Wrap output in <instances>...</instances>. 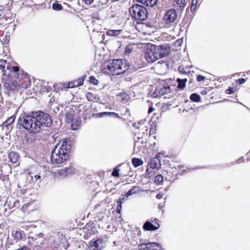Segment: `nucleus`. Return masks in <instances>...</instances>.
Returning <instances> with one entry per match:
<instances>
[{"instance_id": "f257e3e1", "label": "nucleus", "mask_w": 250, "mask_h": 250, "mask_svg": "<svg viewBox=\"0 0 250 250\" xmlns=\"http://www.w3.org/2000/svg\"><path fill=\"white\" fill-rule=\"evenodd\" d=\"M19 122L26 130L31 133L39 132L43 126H47L52 124L50 116L42 111L33 112L31 114H21Z\"/></svg>"}, {"instance_id": "f03ea898", "label": "nucleus", "mask_w": 250, "mask_h": 250, "mask_svg": "<svg viewBox=\"0 0 250 250\" xmlns=\"http://www.w3.org/2000/svg\"><path fill=\"white\" fill-rule=\"evenodd\" d=\"M130 66L125 60H110L104 62L103 69L105 72L119 75L125 73Z\"/></svg>"}, {"instance_id": "7ed1b4c3", "label": "nucleus", "mask_w": 250, "mask_h": 250, "mask_svg": "<svg viewBox=\"0 0 250 250\" xmlns=\"http://www.w3.org/2000/svg\"><path fill=\"white\" fill-rule=\"evenodd\" d=\"M70 149V145L66 140H62L57 144L51 155L52 163L61 164L68 158V153Z\"/></svg>"}, {"instance_id": "20e7f679", "label": "nucleus", "mask_w": 250, "mask_h": 250, "mask_svg": "<svg viewBox=\"0 0 250 250\" xmlns=\"http://www.w3.org/2000/svg\"><path fill=\"white\" fill-rule=\"evenodd\" d=\"M129 13L132 18L136 20L144 21L147 17V12L143 6L136 4L129 9Z\"/></svg>"}, {"instance_id": "39448f33", "label": "nucleus", "mask_w": 250, "mask_h": 250, "mask_svg": "<svg viewBox=\"0 0 250 250\" xmlns=\"http://www.w3.org/2000/svg\"><path fill=\"white\" fill-rule=\"evenodd\" d=\"M177 18V14L175 9L167 10L163 18L164 22L168 26L173 25Z\"/></svg>"}, {"instance_id": "423d86ee", "label": "nucleus", "mask_w": 250, "mask_h": 250, "mask_svg": "<svg viewBox=\"0 0 250 250\" xmlns=\"http://www.w3.org/2000/svg\"><path fill=\"white\" fill-rule=\"evenodd\" d=\"M144 57L149 63L158 60L154 46L151 45L150 48H147L146 50L144 53Z\"/></svg>"}, {"instance_id": "0eeeda50", "label": "nucleus", "mask_w": 250, "mask_h": 250, "mask_svg": "<svg viewBox=\"0 0 250 250\" xmlns=\"http://www.w3.org/2000/svg\"><path fill=\"white\" fill-rule=\"evenodd\" d=\"M154 46L158 59L167 56L170 51V48L166 45Z\"/></svg>"}, {"instance_id": "6e6552de", "label": "nucleus", "mask_w": 250, "mask_h": 250, "mask_svg": "<svg viewBox=\"0 0 250 250\" xmlns=\"http://www.w3.org/2000/svg\"><path fill=\"white\" fill-rule=\"evenodd\" d=\"M66 119L68 123L71 124V128L72 130H77L81 124V121L77 118H74V116L71 113L66 114Z\"/></svg>"}, {"instance_id": "1a4fd4ad", "label": "nucleus", "mask_w": 250, "mask_h": 250, "mask_svg": "<svg viewBox=\"0 0 250 250\" xmlns=\"http://www.w3.org/2000/svg\"><path fill=\"white\" fill-rule=\"evenodd\" d=\"M170 91L168 86L167 87L157 86L153 93V97L155 98L161 97L169 93Z\"/></svg>"}, {"instance_id": "9d476101", "label": "nucleus", "mask_w": 250, "mask_h": 250, "mask_svg": "<svg viewBox=\"0 0 250 250\" xmlns=\"http://www.w3.org/2000/svg\"><path fill=\"white\" fill-rule=\"evenodd\" d=\"M104 247L103 240L102 239H98L96 240L90 242V250H101Z\"/></svg>"}, {"instance_id": "9b49d317", "label": "nucleus", "mask_w": 250, "mask_h": 250, "mask_svg": "<svg viewBox=\"0 0 250 250\" xmlns=\"http://www.w3.org/2000/svg\"><path fill=\"white\" fill-rule=\"evenodd\" d=\"M146 121L145 120H141L137 123L133 124L132 126L134 128L140 130L142 133H145L148 129V127L146 125Z\"/></svg>"}, {"instance_id": "f8f14e48", "label": "nucleus", "mask_w": 250, "mask_h": 250, "mask_svg": "<svg viewBox=\"0 0 250 250\" xmlns=\"http://www.w3.org/2000/svg\"><path fill=\"white\" fill-rule=\"evenodd\" d=\"M157 155H158V154H157L156 156ZM148 166L153 170L158 169L161 166L160 159L157 156L154 158L151 159L148 163Z\"/></svg>"}, {"instance_id": "ddd939ff", "label": "nucleus", "mask_w": 250, "mask_h": 250, "mask_svg": "<svg viewBox=\"0 0 250 250\" xmlns=\"http://www.w3.org/2000/svg\"><path fill=\"white\" fill-rule=\"evenodd\" d=\"M9 69V65L6 61L4 60H0V70H1L3 75H9V74L7 73V69Z\"/></svg>"}, {"instance_id": "4468645a", "label": "nucleus", "mask_w": 250, "mask_h": 250, "mask_svg": "<svg viewBox=\"0 0 250 250\" xmlns=\"http://www.w3.org/2000/svg\"><path fill=\"white\" fill-rule=\"evenodd\" d=\"M159 224H157V226L153 225L151 222L146 221L143 226V228L146 230H155L159 228Z\"/></svg>"}, {"instance_id": "2eb2a0df", "label": "nucleus", "mask_w": 250, "mask_h": 250, "mask_svg": "<svg viewBox=\"0 0 250 250\" xmlns=\"http://www.w3.org/2000/svg\"><path fill=\"white\" fill-rule=\"evenodd\" d=\"M186 0H174V6L180 10H182L186 6Z\"/></svg>"}, {"instance_id": "dca6fc26", "label": "nucleus", "mask_w": 250, "mask_h": 250, "mask_svg": "<svg viewBox=\"0 0 250 250\" xmlns=\"http://www.w3.org/2000/svg\"><path fill=\"white\" fill-rule=\"evenodd\" d=\"M83 80L82 78H79L78 80L70 82L68 83V88H73L81 85L83 84Z\"/></svg>"}, {"instance_id": "f3484780", "label": "nucleus", "mask_w": 250, "mask_h": 250, "mask_svg": "<svg viewBox=\"0 0 250 250\" xmlns=\"http://www.w3.org/2000/svg\"><path fill=\"white\" fill-rule=\"evenodd\" d=\"M8 157L11 163L15 164L19 159V155L18 153L12 151L9 154Z\"/></svg>"}, {"instance_id": "a211bd4d", "label": "nucleus", "mask_w": 250, "mask_h": 250, "mask_svg": "<svg viewBox=\"0 0 250 250\" xmlns=\"http://www.w3.org/2000/svg\"><path fill=\"white\" fill-rule=\"evenodd\" d=\"M140 188L138 187H133L125 194L126 197H128L133 194L138 193L140 192Z\"/></svg>"}, {"instance_id": "6ab92c4d", "label": "nucleus", "mask_w": 250, "mask_h": 250, "mask_svg": "<svg viewBox=\"0 0 250 250\" xmlns=\"http://www.w3.org/2000/svg\"><path fill=\"white\" fill-rule=\"evenodd\" d=\"M147 250H159L160 245L157 243H147Z\"/></svg>"}, {"instance_id": "aec40b11", "label": "nucleus", "mask_w": 250, "mask_h": 250, "mask_svg": "<svg viewBox=\"0 0 250 250\" xmlns=\"http://www.w3.org/2000/svg\"><path fill=\"white\" fill-rule=\"evenodd\" d=\"M105 115L109 116H113L115 118H117V117H119L118 114H117L115 112H104L99 113L97 114V117H99V118H102Z\"/></svg>"}, {"instance_id": "412c9836", "label": "nucleus", "mask_w": 250, "mask_h": 250, "mask_svg": "<svg viewBox=\"0 0 250 250\" xmlns=\"http://www.w3.org/2000/svg\"><path fill=\"white\" fill-rule=\"evenodd\" d=\"M12 236L17 241H20L22 238V233L21 231L15 230L12 231Z\"/></svg>"}, {"instance_id": "4be33fe9", "label": "nucleus", "mask_w": 250, "mask_h": 250, "mask_svg": "<svg viewBox=\"0 0 250 250\" xmlns=\"http://www.w3.org/2000/svg\"><path fill=\"white\" fill-rule=\"evenodd\" d=\"M122 32V30H110L106 32V34L109 36H117L120 35Z\"/></svg>"}, {"instance_id": "5701e85b", "label": "nucleus", "mask_w": 250, "mask_h": 250, "mask_svg": "<svg viewBox=\"0 0 250 250\" xmlns=\"http://www.w3.org/2000/svg\"><path fill=\"white\" fill-rule=\"evenodd\" d=\"M177 81L178 83L177 87L181 89H183L185 87L186 83L187 82V80L186 79H177Z\"/></svg>"}, {"instance_id": "b1692460", "label": "nucleus", "mask_w": 250, "mask_h": 250, "mask_svg": "<svg viewBox=\"0 0 250 250\" xmlns=\"http://www.w3.org/2000/svg\"><path fill=\"white\" fill-rule=\"evenodd\" d=\"M132 163L135 167H138L143 164V161L141 159L136 158L132 159Z\"/></svg>"}, {"instance_id": "393cba45", "label": "nucleus", "mask_w": 250, "mask_h": 250, "mask_svg": "<svg viewBox=\"0 0 250 250\" xmlns=\"http://www.w3.org/2000/svg\"><path fill=\"white\" fill-rule=\"evenodd\" d=\"M72 171V168L70 167H66L64 169H62L60 171V174L61 175H64L67 176L68 174L71 173Z\"/></svg>"}, {"instance_id": "a878e982", "label": "nucleus", "mask_w": 250, "mask_h": 250, "mask_svg": "<svg viewBox=\"0 0 250 250\" xmlns=\"http://www.w3.org/2000/svg\"><path fill=\"white\" fill-rule=\"evenodd\" d=\"M15 120V116H12L10 117H9L8 119H7L6 121H5L3 124L5 126H7L11 124H12Z\"/></svg>"}, {"instance_id": "bb28decb", "label": "nucleus", "mask_w": 250, "mask_h": 250, "mask_svg": "<svg viewBox=\"0 0 250 250\" xmlns=\"http://www.w3.org/2000/svg\"><path fill=\"white\" fill-rule=\"evenodd\" d=\"M158 1V0H146L145 4L146 6L152 7L155 5Z\"/></svg>"}, {"instance_id": "cd10ccee", "label": "nucleus", "mask_w": 250, "mask_h": 250, "mask_svg": "<svg viewBox=\"0 0 250 250\" xmlns=\"http://www.w3.org/2000/svg\"><path fill=\"white\" fill-rule=\"evenodd\" d=\"M190 99L193 102H198L200 100V97L196 93H193L190 95Z\"/></svg>"}, {"instance_id": "c85d7f7f", "label": "nucleus", "mask_w": 250, "mask_h": 250, "mask_svg": "<svg viewBox=\"0 0 250 250\" xmlns=\"http://www.w3.org/2000/svg\"><path fill=\"white\" fill-rule=\"evenodd\" d=\"M53 9L56 11H59L62 9V6L61 4H59L58 2H55L52 4Z\"/></svg>"}, {"instance_id": "c756f323", "label": "nucleus", "mask_w": 250, "mask_h": 250, "mask_svg": "<svg viewBox=\"0 0 250 250\" xmlns=\"http://www.w3.org/2000/svg\"><path fill=\"white\" fill-rule=\"evenodd\" d=\"M86 97L89 101H94L96 100V98L94 97L93 94L90 92H88L86 95Z\"/></svg>"}, {"instance_id": "7c9ffc66", "label": "nucleus", "mask_w": 250, "mask_h": 250, "mask_svg": "<svg viewBox=\"0 0 250 250\" xmlns=\"http://www.w3.org/2000/svg\"><path fill=\"white\" fill-rule=\"evenodd\" d=\"M163 181V176L162 175H157L155 178V182L160 184Z\"/></svg>"}, {"instance_id": "2f4dec72", "label": "nucleus", "mask_w": 250, "mask_h": 250, "mask_svg": "<svg viewBox=\"0 0 250 250\" xmlns=\"http://www.w3.org/2000/svg\"><path fill=\"white\" fill-rule=\"evenodd\" d=\"M197 0H192L191 6H190V10L191 12H193L197 6Z\"/></svg>"}, {"instance_id": "473e14b6", "label": "nucleus", "mask_w": 250, "mask_h": 250, "mask_svg": "<svg viewBox=\"0 0 250 250\" xmlns=\"http://www.w3.org/2000/svg\"><path fill=\"white\" fill-rule=\"evenodd\" d=\"M133 50V48L131 45L126 46L125 48V53L126 55H129Z\"/></svg>"}, {"instance_id": "72a5a7b5", "label": "nucleus", "mask_w": 250, "mask_h": 250, "mask_svg": "<svg viewBox=\"0 0 250 250\" xmlns=\"http://www.w3.org/2000/svg\"><path fill=\"white\" fill-rule=\"evenodd\" d=\"M121 97V99L124 103L127 102L128 96L126 94H122L119 96Z\"/></svg>"}, {"instance_id": "f704fd0d", "label": "nucleus", "mask_w": 250, "mask_h": 250, "mask_svg": "<svg viewBox=\"0 0 250 250\" xmlns=\"http://www.w3.org/2000/svg\"><path fill=\"white\" fill-rule=\"evenodd\" d=\"M139 250H147V243H142L138 246Z\"/></svg>"}, {"instance_id": "c9c22d12", "label": "nucleus", "mask_w": 250, "mask_h": 250, "mask_svg": "<svg viewBox=\"0 0 250 250\" xmlns=\"http://www.w3.org/2000/svg\"><path fill=\"white\" fill-rule=\"evenodd\" d=\"M89 81L90 83L93 84L94 85H97L99 82L93 76H90L89 77Z\"/></svg>"}, {"instance_id": "e433bc0d", "label": "nucleus", "mask_w": 250, "mask_h": 250, "mask_svg": "<svg viewBox=\"0 0 250 250\" xmlns=\"http://www.w3.org/2000/svg\"><path fill=\"white\" fill-rule=\"evenodd\" d=\"M112 175L113 176L119 177L120 175L119 169L117 168H114L113 171H112Z\"/></svg>"}, {"instance_id": "4c0bfd02", "label": "nucleus", "mask_w": 250, "mask_h": 250, "mask_svg": "<svg viewBox=\"0 0 250 250\" xmlns=\"http://www.w3.org/2000/svg\"><path fill=\"white\" fill-rule=\"evenodd\" d=\"M118 206L117 207V210L118 211L119 213L121 211V210L122 209V199H120L119 201L118 202Z\"/></svg>"}, {"instance_id": "58836bf2", "label": "nucleus", "mask_w": 250, "mask_h": 250, "mask_svg": "<svg viewBox=\"0 0 250 250\" xmlns=\"http://www.w3.org/2000/svg\"><path fill=\"white\" fill-rule=\"evenodd\" d=\"M234 90L232 87H230L226 90V93L228 94H230L234 93Z\"/></svg>"}, {"instance_id": "ea45409f", "label": "nucleus", "mask_w": 250, "mask_h": 250, "mask_svg": "<svg viewBox=\"0 0 250 250\" xmlns=\"http://www.w3.org/2000/svg\"><path fill=\"white\" fill-rule=\"evenodd\" d=\"M29 206H30V203L25 204L23 206L22 208L24 209V211H25V209L27 211H29V210H28V209L27 208L29 207Z\"/></svg>"}, {"instance_id": "a19ab883", "label": "nucleus", "mask_w": 250, "mask_h": 250, "mask_svg": "<svg viewBox=\"0 0 250 250\" xmlns=\"http://www.w3.org/2000/svg\"><path fill=\"white\" fill-rule=\"evenodd\" d=\"M205 80V77L202 75H198L197 78V80L198 82H201V81H204Z\"/></svg>"}, {"instance_id": "79ce46f5", "label": "nucleus", "mask_w": 250, "mask_h": 250, "mask_svg": "<svg viewBox=\"0 0 250 250\" xmlns=\"http://www.w3.org/2000/svg\"><path fill=\"white\" fill-rule=\"evenodd\" d=\"M246 82V80L244 78H241V79H239L238 81H237V82L239 84H243L244 83H245Z\"/></svg>"}, {"instance_id": "37998d69", "label": "nucleus", "mask_w": 250, "mask_h": 250, "mask_svg": "<svg viewBox=\"0 0 250 250\" xmlns=\"http://www.w3.org/2000/svg\"><path fill=\"white\" fill-rule=\"evenodd\" d=\"M11 69L14 72H18L19 70V68L17 66H13L11 68Z\"/></svg>"}, {"instance_id": "c03bdc74", "label": "nucleus", "mask_w": 250, "mask_h": 250, "mask_svg": "<svg viewBox=\"0 0 250 250\" xmlns=\"http://www.w3.org/2000/svg\"><path fill=\"white\" fill-rule=\"evenodd\" d=\"M154 108H153L152 106H150L149 107L148 110V113L150 114L152 113L154 110Z\"/></svg>"}, {"instance_id": "a18cd8bd", "label": "nucleus", "mask_w": 250, "mask_h": 250, "mask_svg": "<svg viewBox=\"0 0 250 250\" xmlns=\"http://www.w3.org/2000/svg\"><path fill=\"white\" fill-rule=\"evenodd\" d=\"M153 172L151 170H149L148 168H147L146 171V174L147 176H149L151 173Z\"/></svg>"}, {"instance_id": "49530a36", "label": "nucleus", "mask_w": 250, "mask_h": 250, "mask_svg": "<svg viewBox=\"0 0 250 250\" xmlns=\"http://www.w3.org/2000/svg\"><path fill=\"white\" fill-rule=\"evenodd\" d=\"M85 3L87 4H90L93 1V0H83Z\"/></svg>"}, {"instance_id": "de8ad7c7", "label": "nucleus", "mask_w": 250, "mask_h": 250, "mask_svg": "<svg viewBox=\"0 0 250 250\" xmlns=\"http://www.w3.org/2000/svg\"><path fill=\"white\" fill-rule=\"evenodd\" d=\"M156 198L158 199H161L163 198V194L159 193L156 195Z\"/></svg>"}, {"instance_id": "09e8293b", "label": "nucleus", "mask_w": 250, "mask_h": 250, "mask_svg": "<svg viewBox=\"0 0 250 250\" xmlns=\"http://www.w3.org/2000/svg\"><path fill=\"white\" fill-rule=\"evenodd\" d=\"M34 178H35V180L37 181L41 179V176L39 175H35L34 176Z\"/></svg>"}, {"instance_id": "8fccbe9b", "label": "nucleus", "mask_w": 250, "mask_h": 250, "mask_svg": "<svg viewBox=\"0 0 250 250\" xmlns=\"http://www.w3.org/2000/svg\"><path fill=\"white\" fill-rule=\"evenodd\" d=\"M138 2L142 3L143 4H145V0H136Z\"/></svg>"}, {"instance_id": "3c124183", "label": "nucleus", "mask_w": 250, "mask_h": 250, "mask_svg": "<svg viewBox=\"0 0 250 250\" xmlns=\"http://www.w3.org/2000/svg\"><path fill=\"white\" fill-rule=\"evenodd\" d=\"M137 143H135V145H134V147H135V148L136 147V146H137Z\"/></svg>"}, {"instance_id": "603ef678", "label": "nucleus", "mask_w": 250, "mask_h": 250, "mask_svg": "<svg viewBox=\"0 0 250 250\" xmlns=\"http://www.w3.org/2000/svg\"><path fill=\"white\" fill-rule=\"evenodd\" d=\"M118 0H112V1L113 2H116V1H118Z\"/></svg>"}]
</instances>
